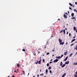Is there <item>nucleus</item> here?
Listing matches in <instances>:
<instances>
[{
  "mask_svg": "<svg viewBox=\"0 0 77 77\" xmlns=\"http://www.w3.org/2000/svg\"><path fill=\"white\" fill-rule=\"evenodd\" d=\"M59 60L57 59H56L55 60H54V63H56V62H57V61H58Z\"/></svg>",
  "mask_w": 77,
  "mask_h": 77,
  "instance_id": "1",
  "label": "nucleus"
},
{
  "mask_svg": "<svg viewBox=\"0 0 77 77\" xmlns=\"http://www.w3.org/2000/svg\"><path fill=\"white\" fill-rule=\"evenodd\" d=\"M41 57H40V60L38 61V64H41Z\"/></svg>",
  "mask_w": 77,
  "mask_h": 77,
  "instance_id": "2",
  "label": "nucleus"
},
{
  "mask_svg": "<svg viewBox=\"0 0 77 77\" xmlns=\"http://www.w3.org/2000/svg\"><path fill=\"white\" fill-rule=\"evenodd\" d=\"M50 28H48L47 29L46 32H49V31H50Z\"/></svg>",
  "mask_w": 77,
  "mask_h": 77,
  "instance_id": "3",
  "label": "nucleus"
},
{
  "mask_svg": "<svg viewBox=\"0 0 77 77\" xmlns=\"http://www.w3.org/2000/svg\"><path fill=\"white\" fill-rule=\"evenodd\" d=\"M60 45H63L64 44V42H60Z\"/></svg>",
  "mask_w": 77,
  "mask_h": 77,
  "instance_id": "4",
  "label": "nucleus"
},
{
  "mask_svg": "<svg viewBox=\"0 0 77 77\" xmlns=\"http://www.w3.org/2000/svg\"><path fill=\"white\" fill-rule=\"evenodd\" d=\"M67 53H68V51H66V52H65L64 53V55H66L67 54Z\"/></svg>",
  "mask_w": 77,
  "mask_h": 77,
  "instance_id": "5",
  "label": "nucleus"
},
{
  "mask_svg": "<svg viewBox=\"0 0 77 77\" xmlns=\"http://www.w3.org/2000/svg\"><path fill=\"white\" fill-rule=\"evenodd\" d=\"M69 61H67L65 63V64H69Z\"/></svg>",
  "mask_w": 77,
  "mask_h": 77,
  "instance_id": "6",
  "label": "nucleus"
},
{
  "mask_svg": "<svg viewBox=\"0 0 77 77\" xmlns=\"http://www.w3.org/2000/svg\"><path fill=\"white\" fill-rule=\"evenodd\" d=\"M68 56H67L64 59V61H65L68 59Z\"/></svg>",
  "mask_w": 77,
  "mask_h": 77,
  "instance_id": "7",
  "label": "nucleus"
},
{
  "mask_svg": "<svg viewBox=\"0 0 77 77\" xmlns=\"http://www.w3.org/2000/svg\"><path fill=\"white\" fill-rule=\"evenodd\" d=\"M63 16L65 18H67V16L65 15V14H64Z\"/></svg>",
  "mask_w": 77,
  "mask_h": 77,
  "instance_id": "8",
  "label": "nucleus"
},
{
  "mask_svg": "<svg viewBox=\"0 0 77 77\" xmlns=\"http://www.w3.org/2000/svg\"><path fill=\"white\" fill-rule=\"evenodd\" d=\"M65 75H66V73H65L61 77H64V76H65Z\"/></svg>",
  "mask_w": 77,
  "mask_h": 77,
  "instance_id": "9",
  "label": "nucleus"
},
{
  "mask_svg": "<svg viewBox=\"0 0 77 77\" xmlns=\"http://www.w3.org/2000/svg\"><path fill=\"white\" fill-rule=\"evenodd\" d=\"M56 59H60V56H59V57L57 56L56 57Z\"/></svg>",
  "mask_w": 77,
  "mask_h": 77,
  "instance_id": "10",
  "label": "nucleus"
},
{
  "mask_svg": "<svg viewBox=\"0 0 77 77\" xmlns=\"http://www.w3.org/2000/svg\"><path fill=\"white\" fill-rule=\"evenodd\" d=\"M75 40V39H73L72 40V41L71 42H73Z\"/></svg>",
  "mask_w": 77,
  "mask_h": 77,
  "instance_id": "11",
  "label": "nucleus"
},
{
  "mask_svg": "<svg viewBox=\"0 0 77 77\" xmlns=\"http://www.w3.org/2000/svg\"><path fill=\"white\" fill-rule=\"evenodd\" d=\"M62 40H60V38H59V42H60H60H62Z\"/></svg>",
  "mask_w": 77,
  "mask_h": 77,
  "instance_id": "12",
  "label": "nucleus"
},
{
  "mask_svg": "<svg viewBox=\"0 0 77 77\" xmlns=\"http://www.w3.org/2000/svg\"><path fill=\"white\" fill-rule=\"evenodd\" d=\"M74 15V14L73 13H72L71 14L72 17H73Z\"/></svg>",
  "mask_w": 77,
  "mask_h": 77,
  "instance_id": "13",
  "label": "nucleus"
},
{
  "mask_svg": "<svg viewBox=\"0 0 77 77\" xmlns=\"http://www.w3.org/2000/svg\"><path fill=\"white\" fill-rule=\"evenodd\" d=\"M47 72H48V70L47 69L46 70V74H47Z\"/></svg>",
  "mask_w": 77,
  "mask_h": 77,
  "instance_id": "14",
  "label": "nucleus"
},
{
  "mask_svg": "<svg viewBox=\"0 0 77 77\" xmlns=\"http://www.w3.org/2000/svg\"><path fill=\"white\" fill-rule=\"evenodd\" d=\"M65 65H66L65 64H64L63 65L61 66V67L63 68V67H64L65 66Z\"/></svg>",
  "mask_w": 77,
  "mask_h": 77,
  "instance_id": "15",
  "label": "nucleus"
},
{
  "mask_svg": "<svg viewBox=\"0 0 77 77\" xmlns=\"http://www.w3.org/2000/svg\"><path fill=\"white\" fill-rule=\"evenodd\" d=\"M72 53H71V54H70L69 55V56L70 57H71L72 56Z\"/></svg>",
  "mask_w": 77,
  "mask_h": 77,
  "instance_id": "16",
  "label": "nucleus"
},
{
  "mask_svg": "<svg viewBox=\"0 0 77 77\" xmlns=\"http://www.w3.org/2000/svg\"><path fill=\"white\" fill-rule=\"evenodd\" d=\"M60 66H62V62H61L60 63Z\"/></svg>",
  "mask_w": 77,
  "mask_h": 77,
  "instance_id": "17",
  "label": "nucleus"
},
{
  "mask_svg": "<svg viewBox=\"0 0 77 77\" xmlns=\"http://www.w3.org/2000/svg\"><path fill=\"white\" fill-rule=\"evenodd\" d=\"M73 29L75 31V30H76V28L75 27H73Z\"/></svg>",
  "mask_w": 77,
  "mask_h": 77,
  "instance_id": "18",
  "label": "nucleus"
},
{
  "mask_svg": "<svg viewBox=\"0 0 77 77\" xmlns=\"http://www.w3.org/2000/svg\"><path fill=\"white\" fill-rule=\"evenodd\" d=\"M69 5H70V6H72V4H71V3H69Z\"/></svg>",
  "mask_w": 77,
  "mask_h": 77,
  "instance_id": "19",
  "label": "nucleus"
},
{
  "mask_svg": "<svg viewBox=\"0 0 77 77\" xmlns=\"http://www.w3.org/2000/svg\"><path fill=\"white\" fill-rule=\"evenodd\" d=\"M63 32H64V35L65 34V30L64 29L63 31Z\"/></svg>",
  "mask_w": 77,
  "mask_h": 77,
  "instance_id": "20",
  "label": "nucleus"
},
{
  "mask_svg": "<svg viewBox=\"0 0 77 77\" xmlns=\"http://www.w3.org/2000/svg\"><path fill=\"white\" fill-rule=\"evenodd\" d=\"M32 43H35V40H33L32 41Z\"/></svg>",
  "mask_w": 77,
  "mask_h": 77,
  "instance_id": "21",
  "label": "nucleus"
},
{
  "mask_svg": "<svg viewBox=\"0 0 77 77\" xmlns=\"http://www.w3.org/2000/svg\"><path fill=\"white\" fill-rule=\"evenodd\" d=\"M17 66H18V67H20V64H17Z\"/></svg>",
  "mask_w": 77,
  "mask_h": 77,
  "instance_id": "22",
  "label": "nucleus"
},
{
  "mask_svg": "<svg viewBox=\"0 0 77 77\" xmlns=\"http://www.w3.org/2000/svg\"><path fill=\"white\" fill-rule=\"evenodd\" d=\"M51 69V67L49 66L48 68V69Z\"/></svg>",
  "mask_w": 77,
  "mask_h": 77,
  "instance_id": "23",
  "label": "nucleus"
},
{
  "mask_svg": "<svg viewBox=\"0 0 77 77\" xmlns=\"http://www.w3.org/2000/svg\"><path fill=\"white\" fill-rule=\"evenodd\" d=\"M22 51H26V50H25V49H22Z\"/></svg>",
  "mask_w": 77,
  "mask_h": 77,
  "instance_id": "24",
  "label": "nucleus"
},
{
  "mask_svg": "<svg viewBox=\"0 0 77 77\" xmlns=\"http://www.w3.org/2000/svg\"><path fill=\"white\" fill-rule=\"evenodd\" d=\"M62 32H63V30H61V31L60 32V33H62Z\"/></svg>",
  "mask_w": 77,
  "mask_h": 77,
  "instance_id": "25",
  "label": "nucleus"
},
{
  "mask_svg": "<svg viewBox=\"0 0 77 77\" xmlns=\"http://www.w3.org/2000/svg\"><path fill=\"white\" fill-rule=\"evenodd\" d=\"M75 17H73L72 18V19H73V20H74L75 19Z\"/></svg>",
  "mask_w": 77,
  "mask_h": 77,
  "instance_id": "26",
  "label": "nucleus"
},
{
  "mask_svg": "<svg viewBox=\"0 0 77 77\" xmlns=\"http://www.w3.org/2000/svg\"><path fill=\"white\" fill-rule=\"evenodd\" d=\"M23 74H25V72H24V71H23Z\"/></svg>",
  "mask_w": 77,
  "mask_h": 77,
  "instance_id": "27",
  "label": "nucleus"
},
{
  "mask_svg": "<svg viewBox=\"0 0 77 77\" xmlns=\"http://www.w3.org/2000/svg\"><path fill=\"white\" fill-rule=\"evenodd\" d=\"M63 55H62L60 57V58H62V57H63Z\"/></svg>",
  "mask_w": 77,
  "mask_h": 77,
  "instance_id": "28",
  "label": "nucleus"
},
{
  "mask_svg": "<svg viewBox=\"0 0 77 77\" xmlns=\"http://www.w3.org/2000/svg\"><path fill=\"white\" fill-rule=\"evenodd\" d=\"M74 76L75 77H77V75H75Z\"/></svg>",
  "mask_w": 77,
  "mask_h": 77,
  "instance_id": "29",
  "label": "nucleus"
},
{
  "mask_svg": "<svg viewBox=\"0 0 77 77\" xmlns=\"http://www.w3.org/2000/svg\"><path fill=\"white\" fill-rule=\"evenodd\" d=\"M43 63H44L45 62V60L43 59Z\"/></svg>",
  "mask_w": 77,
  "mask_h": 77,
  "instance_id": "30",
  "label": "nucleus"
},
{
  "mask_svg": "<svg viewBox=\"0 0 77 77\" xmlns=\"http://www.w3.org/2000/svg\"><path fill=\"white\" fill-rule=\"evenodd\" d=\"M47 66H49V63H48L47 64Z\"/></svg>",
  "mask_w": 77,
  "mask_h": 77,
  "instance_id": "31",
  "label": "nucleus"
},
{
  "mask_svg": "<svg viewBox=\"0 0 77 77\" xmlns=\"http://www.w3.org/2000/svg\"><path fill=\"white\" fill-rule=\"evenodd\" d=\"M50 54V53H47L46 54L47 55H48V54Z\"/></svg>",
  "mask_w": 77,
  "mask_h": 77,
  "instance_id": "32",
  "label": "nucleus"
},
{
  "mask_svg": "<svg viewBox=\"0 0 77 77\" xmlns=\"http://www.w3.org/2000/svg\"><path fill=\"white\" fill-rule=\"evenodd\" d=\"M74 45V44H72L70 45V46H72V45Z\"/></svg>",
  "mask_w": 77,
  "mask_h": 77,
  "instance_id": "33",
  "label": "nucleus"
},
{
  "mask_svg": "<svg viewBox=\"0 0 77 77\" xmlns=\"http://www.w3.org/2000/svg\"><path fill=\"white\" fill-rule=\"evenodd\" d=\"M38 54H39V53H40V51H38Z\"/></svg>",
  "mask_w": 77,
  "mask_h": 77,
  "instance_id": "34",
  "label": "nucleus"
},
{
  "mask_svg": "<svg viewBox=\"0 0 77 77\" xmlns=\"http://www.w3.org/2000/svg\"><path fill=\"white\" fill-rule=\"evenodd\" d=\"M49 72H50V73H51V70H50L49 71Z\"/></svg>",
  "mask_w": 77,
  "mask_h": 77,
  "instance_id": "35",
  "label": "nucleus"
},
{
  "mask_svg": "<svg viewBox=\"0 0 77 77\" xmlns=\"http://www.w3.org/2000/svg\"><path fill=\"white\" fill-rule=\"evenodd\" d=\"M69 8L71 10H72V8H70V7H69Z\"/></svg>",
  "mask_w": 77,
  "mask_h": 77,
  "instance_id": "36",
  "label": "nucleus"
},
{
  "mask_svg": "<svg viewBox=\"0 0 77 77\" xmlns=\"http://www.w3.org/2000/svg\"><path fill=\"white\" fill-rule=\"evenodd\" d=\"M53 62H52L51 61L49 63H52Z\"/></svg>",
  "mask_w": 77,
  "mask_h": 77,
  "instance_id": "37",
  "label": "nucleus"
},
{
  "mask_svg": "<svg viewBox=\"0 0 77 77\" xmlns=\"http://www.w3.org/2000/svg\"><path fill=\"white\" fill-rule=\"evenodd\" d=\"M69 36H71V33H69Z\"/></svg>",
  "mask_w": 77,
  "mask_h": 77,
  "instance_id": "38",
  "label": "nucleus"
},
{
  "mask_svg": "<svg viewBox=\"0 0 77 77\" xmlns=\"http://www.w3.org/2000/svg\"><path fill=\"white\" fill-rule=\"evenodd\" d=\"M75 4H76V5H77V2H75Z\"/></svg>",
  "mask_w": 77,
  "mask_h": 77,
  "instance_id": "39",
  "label": "nucleus"
},
{
  "mask_svg": "<svg viewBox=\"0 0 77 77\" xmlns=\"http://www.w3.org/2000/svg\"><path fill=\"white\" fill-rule=\"evenodd\" d=\"M75 38V36L73 37V38Z\"/></svg>",
  "mask_w": 77,
  "mask_h": 77,
  "instance_id": "40",
  "label": "nucleus"
},
{
  "mask_svg": "<svg viewBox=\"0 0 77 77\" xmlns=\"http://www.w3.org/2000/svg\"><path fill=\"white\" fill-rule=\"evenodd\" d=\"M69 33V32H67L66 34H68V33Z\"/></svg>",
  "mask_w": 77,
  "mask_h": 77,
  "instance_id": "41",
  "label": "nucleus"
},
{
  "mask_svg": "<svg viewBox=\"0 0 77 77\" xmlns=\"http://www.w3.org/2000/svg\"><path fill=\"white\" fill-rule=\"evenodd\" d=\"M64 14H66L67 15H68V13H65Z\"/></svg>",
  "mask_w": 77,
  "mask_h": 77,
  "instance_id": "42",
  "label": "nucleus"
},
{
  "mask_svg": "<svg viewBox=\"0 0 77 77\" xmlns=\"http://www.w3.org/2000/svg\"><path fill=\"white\" fill-rule=\"evenodd\" d=\"M37 77H39V75H38V74L37 75Z\"/></svg>",
  "mask_w": 77,
  "mask_h": 77,
  "instance_id": "43",
  "label": "nucleus"
},
{
  "mask_svg": "<svg viewBox=\"0 0 77 77\" xmlns=\"http://www.w3.org/2000/svg\"><path fill=\"white\" fill-rule=\"evenodd\" d=\"M74 11L75 12V11H76V10L75 9H74Z\"/></svg>",
  "mask_w": 77,
  "mask_h": 77,
  "instance_id": "44",
  "label": "nucleus"
},
{
  "mask_svg": "<svg viewBox=\"0 0 77 77\" xmlns=\"http://www.w3.org/2000/svg\"><path fill=\"white\" fill-rule=\"evenodd\" d=\"M25 54H26V55H27V52H25Z\"/></svg>",
  "mask_w": 77,
  "mask_h": 77,
  "instance_id": "45",
  "label": "nucleus"
},
{
  "mask_svg": "<svg viewBox=\"0 0 77 77\" xmlns=\"http://www.w3.org/2000/svg\"><path fill=\"white\" fill-rule=\"evenodd\" d=\"M58 21H60V19H58Z\"/></svg>",
  "mask_w": 77,
  "mask_h": 77,
  "instance_id": "46",
  "label": "nucleus"
},
{
  "mask_svg": "<svg viewBox=\"0 0 77 77\" xmlns=\"http://www.w3.org/2000/svg\"><path fill=\"white\" fill-rule=\"evenodd\" d=\"M75 74H77V72H76Z\"/></svg>",
  "mask_w": 77,
  "mask_h": 77,
  "instance_id": "47",
  "label": "nucleus"
},
{
  "mask_svg": "<svg viewBox=\"0 0 77 77\" xmlns=\"http://www.w3.org/2000/svg\"><path fill=\"white\" fill-rule=\"evenodd\" d=\"M67 44H68V42H66V45H67Z\"/></svg>",
  "mask_w": 77,
  "mask_h": 77,
  "instance_id": "48",
  "label": "nucleus"
},
{
  "mask_svg": "<svg viewBox=\"0 0 77 77\" xmlns=\"http://www.w3.org/2000/svg\"><path fill=\"white\" fill-rule=\"evenodd\" d=\"M36 62H37V63H38V60H37Z\"/></svg>",
  "mask_w": 77,
  "mask_h": 77,
  "instance_id": "49",
  "label": "nucleus"
},
{
  "mask_svg": "<svg viewBox=\"0 0 77 77\" xmlns=\"http://www.w3.org/2000/svg\"><path fill=\"white\" fill-rule=\"evenodd\" d=\"M35 64H36V65H37V64H38V63L36 62L35 63Z\"/></svg>",
  "mask_w": 77,
  "mask_h": 77,
  "instance_id": "50",
  "label": "nucleus"
},
{
  "mask_svg": "<svg viewBox=\"0 0 77 77\" xmlns=\"http://www.w3.org/2000/svg\"><path fill=\"white\" fill-rule=\"evenodd\" d=\"M76 33H77V29H76Z\"/></svg>",
  "mask_w": 77,
  "mask_h": 77,
  "instance_id": "51",
  "label": "nucleus"
},
{
  "mask_svg": "<svg viewBox=\"0 0 77 77\" xmlns=\"http://www.w3.org/2000/svg\"><path fill=\"white\" fill-rule=\"evenodd\" d=\"M77 54V52L76 53V54L75 55H76Z\"/></svg>",
  "mask_w": 77,
  "mask_h": 77,
  "instance_id": "52",
  "label": "nucleus"
},
{
  "mask_svg": "<svg viewBox=\"0 0 77 77\" xmlns=\"http://www.w3.org/2000/svg\"><path fill=\"white\" fill-rule=\"evenodd\" d=\"M52 51H54V50H52Z\"/></svg>",
  "mask_w": 77,
  "mask_h": 77,
  "instance_id": "53",
  "label": "nucleus"
},
{
  "mask_svg": "<svg viewBox=\"0 0 77 77\" xmlns=\"http://www.w3.org/2000/svg\"><path fill=\"white\" fill-rule=\"evenodd\" d=\"M52 60H53V59H51V60H50V61H52Z\"/></svg>",
  "mask_w": 77,
  "mask_h": 77,
  "instance_id": "54",
  "label": "nucleus"
},
{
  "mask_svg": "<svg viewBox=\"0 0 77 77\" xmlns=\"http://www.w3.org/2000/svg\"><path fill=\"white\" fill-rule=\"evenodd\" d=\"M42 75H44V74L42 73Z\"/></svg>",
  "mask_w": 77,
  "mask_h": 77,
  "instance_id": "55",
  "label": "nucleus"
},
{
  "mask_svg": "<svg viewBox=\"0 0 77 77\" xmlns=\"http://www.w3.org/2000/svg\"><path fill=\"white\" fill-rule=\"evenodd\" d=\"M16 72V70H15V71H14V72Z\"/></svg>",
  "mask_w": 77,
  "mask_h": 77,
  "instance_id": "56",
  "label": "nucleus"
},
{
  "mask_svg": "<svg viewBox=\"0 0 77 77\" xmlns=\"http://www.w3.org/2000/svg\"><path fill=\"white\" fill-rule=\"evenodd\" d=\"M33 59H32L31 60V61H33Z\"/></svg>",
  "mask_w": 77,
  "mask_h": 77,
  "instance_id": "57",
  "label": "nucleus"
},
{
  "mask_svg": "<svg viewBox=\"0 0 77 77\" xmlns=\"http://www.w3.org/2000/svg\"><path fill=\"white\" fill-rule=\"evenodd\" d=\"M75 6V5H73V8H74V7Z\"/></svg>",
  "mask_w": 77,
  "mask_h": 77,
  "instance_id": "58",
  "label": "nucleus"
},
{
  "mask_svg": "<svg viewBox=\"0 0 77 77\" xmlns=\"http://www.w3.org/2000/svg\"><path fill=\"white\" fill-rule=\"evenodd\" d=\"M68 14H69V12L68 11Z\"/></svg>",
  "mask_w": 77,
  "mask_h": 77,
  "instance_id": "59",
  "label": "nucleus"
},
{
  "mask_svg": "<svg viewBox=\"0 0 77 77\" xmlns=\"http://www.w3.org/2000/svg\"><path fill=\"white\" fill-rule=\"evenodd\" d=\"M41 76H42V74H40Z\"/></svg>",
  "mask_w": 77,
  "mask_h": 77,
  "instance_id": "60",
  "label": "nucleus"
},
{
  "mask_svg": "<svg viewBox=\"0 0 77 77\" xmlns=\"http://www.w3.org/2000/svg\"><path fill=\"white\" fill-rule=\"evenodd\" d=\"M40 71H41V69L40 70Z\"/></svg>",
  "mask_w": 77,
  "mask_h": 77,
  "instance_id": "61",
  "label": "nucleus"
},
{
  "mask_svg": "<svg viewBox=\"0 0 77 77\" xmlns=\"http://www.w3.org/2000/svg\"><path fill=\"white\" fill-rule=\"evenodd\" d=\"M35 77V75H34L33 76V77Z\"/></svg>",
  "mask_w": 77,
  "mask_h": 77,
  "instance_id": "62",
  "label": "nucleus"
},
{
  "mask_svg": "<svg viewBox=\"0 0 77 77\" xmlns=\"http://www.w3.org/2000/svg\"><path fill=\"white\" fill-rule=\"evenodd\" d=\"M65 29V30H67L66 28Z\"/></svg>",
  "mask_w": 77,
  "mask_h": 77,
  "instance_id": "63",
  "label": "nucleus"
},
{
  "mask_svg": "<svg viewBox=\"0 0 77 77\" xmlns=\"http://www.w3.org/2000/svg\"><path fill=\"white\" fill-rule=\"evenodd\" d=\"M52 56H54V55L53 54V55H52Z\"/></svg>",
  "mask_w": 77,
  "mask_h": 77,
  "instance_id": "64",
  "label": "nucleus"
}]
</instances>
